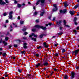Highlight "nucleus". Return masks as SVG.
Listing matches in <instances>:
<instances>
[{
    "mask_svg": "<svg viewBox=\"0 0 79 79\" xmlns=\"http://www.w3.org/2000/svg\"><path fill=\"white\" fill-rule=\"evenodd\" d=\"M40 2L41 3V5L42 6H43L45 3V0H38L37 2L36 3V5H38L39 4V3H40Z\"/></svg>",
    "mask_w": 79,
    "mask_h": 79,
    "instance_id": "1",
    "label": "nucleus"
},
{
    "mask_svg": "<svg viewBox=\"0 0 79 79\" xmlns=\"http://www.w3.org/2000/svg\"><path fill=\"white\" fill-rule=\"evenodd\" d=\"M35 27L38 28L39 29L41 28V29H42L44 31H45V30H47V27H44L43 26H40V25H37L35 26Z\"/></svg>",
    "mask_w": 79,
    "mask_h": 79,
    "instance_id": "2",
    "label": "nucleus"
},
{
    "mask_svg": "<svg viewBox=\"0 0 79 79\" xmlns=\"http://www.w3.org/2000/svg\"><path fill=\"white\" fill-rule=\"evenodd\" d=\"M35 35L34 33H32L31 34V35H29V37L31 38V40H33L34 41H35V42H36V38H34L32 37V36H34Z\"/></svg>",
    "mask_w": 79,
    "mask_h": 79,
    "instance_id": "3",
    "label": "nucleus"
},
{
    "mask_svg": "<svg viewBox=\"0 0 79 79\" xmlns=\"http://www.w3.org/2000/svg\"><path fill=\"white\" fill-rule=\"evenodd\" d=\"M13 13V11H11L9 12L8 17L10 19H12V18H13V15H12Z\"/></svg>",
    "mask_w": 79,
    "mask_h": 79,
    "instance_id": "4",
    "label": "nucleus"
},
{
    "mask_svg": "<svg viewBox=\"0 0 79 79\" xmlns=\"http://www.w3.org/2000/svg\"><path fill=\"white\" fill-rule=\"evenodd\" d=\"M56 4H53L54 9H53L52 11H56L58 9L57 8V7H56Z\"/></svg>",
    "mask_w": 79,
    "mask_h": 79,
    "instance_id": "5",
    "label": "nucleus"
},
{
    "mask_svg": "<svg viewBox=\"0 0 79 79\" xmlns=\"http://www.w3.org/2000/svg\"><path fill=\"white\" fill-rule=\"evenodd\" d=\"M40 12H41L40 15L41 16H44V14L45 13V10L43 9H42L40 11Z\"/></svg>",
    "mask_w": 79,
    "mask_h": 79,
    "instance_id": "6",
    "label": "nucleus"
},
{
    "mask_svg": "<svg viewBox=\"0 0 79 79\" xmlns=\"http://www.w3.org/2000/svg\"><path fill=\"white\" fill-rule=\"evenodd\" d=\"M6 4V2H3L2 0H0V5H4Z\"/></svg>",
    "mask_w": 79,
    "mask_h": 79,
    "instance_id": "7",
    "label": "nucleus"
},
{
    "mask_svg": "<svg viewBox=\"0 0 79 79\" xmlns=\"http://www.w3.org/2000/svg\"><path fill=\"white\" fill-rule=\"evenodd\" d=\"M66 12V9L60 10V12L62 13H65Z\"/></svg>",
    "mask_w": 79,
    "mask_h": 79,
    "instance_id": "8",
    "label": "nucleus"
},
{
    "mask_svg": "<svg viewBox=\"0 0 79 79\" xmlns=\"http://www.w3.org/2000/svg\"><path fill=\"white\" fill-rule=\"evenodd\" d=\"M23 47L24 48H27V43H23Z\"/></svg>",
    "mask_w": 79,
    "mask_h": 79,
    "instance_id": "9",
    "label": "nucleus"
},
{
    "mask_svg": "<svg viewBox=\"0 0 79 79\" xmlns=\"http://www.w3.org/2000/svg\"><path fill=\"white\" fill-rule=\"evenodd\" d=\"M64 6L65 8L68 6V3L67 2H64Z\"/></svg>",
    "mask_w": 79,
    "mask_h": 79,
    "instance_id": "10",
    "label": "nucleus"
},
{
    "mask_svg": "<svg viewBox=\"0 0 79 79\" xmlns=\"http://www.w3.org/2000/svg\"><path fill=\"white\" fill-rule=\"evenodd\" d=\"M77 53H78V50H77L74 52L73 53H75V56H76Z\"/></svg>",
    "mask_w": 79,
    "mask_h": 79,
    "instance_id": "11",
    "label": "nucleus"
},
{
    "mask_svg": "<svg viewBox=\"0 0 79 79\" xmlns=\"http://www.w3.org/2000/svg\"><path fill=\"white\" fill-rule=\"evenodd\" d=\"M44 47H45L46 48H48V45H47L46 43H44Z\"/></svg>",
    "mask_w": 79,
    "mask_h": 79,
    "instance_id": "12",
    "label": "nucleus"
},
{
    "mask_svg": "<svg viewBox=\"0 0 79 79\" xmlns=\"http://www.w3.org/2000/svg\"><path fill=\"white\" fill-rule=\"evenodd\" d=\"M48 64V63L47 62L45 61V62H44L43 63V65L44 66H47Z\"/></svg>",
    "mask_w": 79,
    "mask_h": 79,
    "instance_id": "13",
    "label": "nucleus"
},
{
    "mask_svg": "<svg viewBox=\"0 0 79 79\" xmlns=\"http://www.w3.org/2000/svg\"><path fill=\"white\" fill-rule=\"evenodd\" d=\"M71 73H72V79H73V78H74V75L75 74H74V73L73 72H72Z\"/></svg>",
    "mask_w": 79,
    "mask_h": 79,
    "instance_id": "14",
    "label": "nucleus"
},
{
    "mask_svg": "<svg viewBox=\"0 0 79 79\" xmlns=\"http://www.w3.org/2000/svg\"><path fill=\"white\" fill-rule=\"evenodd\" d=\"M40 65V63L38 64H37L36 65V68H38V67H39Z\"/></svg>",
    "mask_w": 79,
    "mask_h": 79,
    "instance_id": "15",
    "label": "nucleus"
},
{
    "mask_svg": "<svg viewBox=\"0 0 79 79\" xmlns=\"http://www.w3.org/2000/svg\"><path fill=\"white\" fill-rule=\"evenodd\" d=\"M3 44H4V45H7V43L5 42V41L4 40L2 42Z\"/></svg>",
    "mask_w": 79,
    "mask_h": 79,
    "instance_id": "16",
    "label": "nucleus"
},
{
    "mask_svg": "<svg viewBox=\"0 0 79 79\" xmlns=\"http://www.w3.org/2000/svg\"><path fill=\"white\" fill-rule=\"evenodd\" d=\"M18 71L19 72V73H21V72H22V70H21V69H18Z\"/></svg>",
    "mask_w": 79,
    "mask_h": 79,
    "instance_id": "17",
    "label": "nucleus"
},
{
    "mask_svg": "<svg viewBox=\"0 0 79 79\" xmlns=\"http://www.w3.org/2000/svg\"><path fill=\"white\" fill-rule=\"evenodd\" d=\"M17 6L18 8H20V7H21V5L19 4H17Z\"/></svg>",
    "mask_w": 79,
    "mask_h": 79,
    "instance_id": "18",
    "label": "nucleus"
},
{
    "mask_svg": "<svg viewBox=\"0 0 79 79\" xmlns=\"http://www.w3.org/2000/svg\"><path fill=\"white\" fill-rule=\"evenodd\" d=\"M2 56H3L6 57V53L5 52V53H3V54H2Z\"/></svg>",
    "mask_w": 79,
    "mask_h": 79,
    "instance_id": "19",
    "label": "nucleus"
},
{
    "mask_svg": "<svg viewBox=\"0 0 79 79\" xmlns=\"http://www.w3.org/2000/svg\"><path fill=\"white\" fill-rule=\"evenodd\" d=\"M69 13H70V14H71V15H73L74 14V12H73L72 11H70L69 12Z\"/></svg>",
    "mask_w": 79,
    "mask_h": 79,
    "instance_id": "20",
    "label": "nucleus"
},
{
    "mask_svg": "<svg viewBox=\"0 0 79 79\" xmlns=\"http://www.w3.org/2000/svg\"><path fill=\"white\" fill-rule=\"evenodd\" d=\"M68 78V76L67 75H65L64 77V79H67Z\"/></svg>",
    "mask_w": 79,
    "mask_h": 79,
    "instance_id": "21",
    "label": "nucleus"
},
{
    "mask_svg": "<svg viewBox=\"0 0 79 79\" xmlns=\"http://www.w3.org/2000/svg\"><path fill=\"white\" fill-rule=\"evenodd\" d=\"M66 21L65 20H64V26H66Z\"/></svg>",
    "mask_w": 79,
    "mask_h": 79,
    "instance_id": "22",
    "label": "nucleus"
},
{
    "mask_svg": "<svg viewBox=\"0 0 79 79\" xmlns=\"http://www.w3.org/2000/svg\"><path fill=\"white\" fill-rule=\"evenodd\" d=\"M61 50H62V53H64V52H65L66 51V50L64 49H61Z\"/></svg>",
    "mask_w": 79,
    "mask_h": 79,
    "instance_id": "23",
    "label": "nucleus"
},
{
    "mask_svg": "<svg viewBox=\"0 0 79 79\" xmlns=\"http://www.w3.org/2000/svg\"><path fill=\"white\" fill-rule=\"evenodd\" d=\"M37 12H35L34 14H33V16H36V15H37Z\"/></svg>",
    "mask_w": 79,
    "mask_h": 79,
    "instance_id": "24",
    "label": "nucleus"
},
{
    "mask_svg": "<svg viewBox=\"0 0 79 79\" xmlns=\"http://www.w3.org/2000/svg\"><path fill=\"white\" fill-rule=\"evenodd\" d=\"M48 25H49V26H51L52 25V23H49L48 24H46V26H48Z\"/></svg>",
    "mask_w": 79,
    "mask_h": 79,
    "instance_id": "25",
    "label": "nucleus"
},
{
    "mask_svg": "<svg viewBox=\"0 0 79 79\" xmlns=\"http://www.w3.org/2000/svg\"><path fill=\"white\" fill-rule=\"evenodd\" d=\"M78 7H79V5H77L75 6L74 8L75 9H76V8H78Z\"/></svg>",
    "mask_w": 79,
    "mask_h": 79,
    "instance_id": "26",
    "label": "nucleus"
},
{
    "mask_svg": "<svg viewBox=\"0 0 79 79\" xmlns=\"http://www.w3.org/2000/svg\"><path fill=\"white\" fill-rule=\"evenodd\" d=\"M44 35L43 34H42L40 36V38H42L43 37H44Z\"/></svg>",
    "mask_w": 79,
    "mask_h": 79,
    "instance_id": "27",
    "label": "nucleus"
},
{
    "mask_svg": "<svg viewBox=\"0 0 79 79\" xmlns=\"http://www.w3.org/2000/svg\"><path fill=\"white\" fill-rule=\"evenodd\" d=\"M5 40L6 41H7L8 40V37H5Z\"/></svg>",
    "mask_w": 79,
    "mask_h": 79,
    "instance_id": "28",
    "label": "nucleus"
},
{
    "mask_svg": "<svg viewBox=\"0 0 79 79\" xmlns=\"http://www.w3.org/2000/svg\"><path fill=\"white\" fill-rule=\"evenodd\" d=\"M76 20H77V18L75 17L74 18L73 21L74 22H76Z\"/></svg>",
    "mask_w": 79,
    "mask_h": 79,
    "instance_id": "29",
    "label": "nucleus"
},
{
    "mask_svg": "<svg viewBox=\"0 0 79 79\" xmlns=\"http://www.w3.org/2000/svg\"><path fill=\"white\" fill-rule=\"evenodd\" d=\"M23 23H24L23 21H20V24H23Z\"/></svg>",
    "mask_w": 79,
    "mask_h": 79,
    "instance_id": "30",
    "label": "nucleus"
},
{
    "mask_svg": "<svg viewBox=\"0 0 79 79\" xmlns=\"http://www.w3.org/2000/svg\"><path fill=\"white\" fill-rule=\"evenodd\" d=\"M3 15L4 16H6V15H7V13H6V12L4 13Z\"/></svg>",
    "mask_w": 79,
    "mask_h": 79,
    "instance_id": "31",
    "label": "nucleus"
},
{
    "mask_svg": "<svg viewBox=\"0 0 79 79\" xmlns=\"http://www.w3.org/2000/svg\"><path fill=\"white\" fill-rule=\"evenodd\" d=\"M26 29H27L26 28H23L22 29V31H26Z\"/></svg>",
    "mask_w": 79,
    "mask_h": 79,
    "instance_id": "32",
    "label": "nucleus"
},
{
    "mask_svg": "<svg viewBox=\"0 0 79 79\" xmlns=\"http://www.w3.org/2000/svg\"><path fill=\"white\" fill-rule=\"evenodd\" d=\"M57 25H58V27L60 26L61 25V24L59 23L58 22L57 23Z\"/></svg>",
    "mask_w": 79,
    "mask_h": 79,
    "instance_id": "33",
    "label": "nucleus"
},
{
    "mask_svg": "<svg viewBox=\"0 0 79 79\" xmlns=\"http://www.w3.org/2000/svg\"><path fill=\"white\" fill-rule=\"evenodd\" d=\"M58 35H61L63 34V32H60L59 33H58Z\"/></svg>",
    "mask_w": 79,
    "mask_h": 79,
    "instance_id": "34",
    "label": "nucleus"
},
{
    "mask_svg": "<svg viewBox=\"0 0 79 79\" xmlns=\"http://www.w3.org/2000/svg\"><path fill=\"white\" fill-rule=\"evenodd\" d=\"M36 31V29L34 28L32 29V31H33V32H35V31Z\"/></svg>",
    "mask_w": 79,
    "mask_h": 79,
    "instance_id": "35",
    "label": "nucleus"
},
{
    "mask_svg": "<svg viewBox=\"0 0 79 79\" xmlns=\"http://www.w3.org/2000/svg\"><path fill=\"white\" fill-rule=\"evenodd\" d=\"M14 47L16 48L17 47H18V45H17V44H14Z\"/></svg>",
    "mask_w": 79,
    "mask_h": 79,
    "instance_id": "36",
    "label": "nucleus"
},
{
    "mask_svg": "<svg viewBox=\"0 0 79 79\" xmlns=\"http://www.w3.org/2000/svg\"><path fill=\"white\" fill-rule=\"evenodd\" d=\"M27 32H25L23 34V35H27Z\"/></svg>",
    "mask_w": 79,
    "mask_h": 79,
    "instance_id": "37",
    "label": "nucleus"
},
{
    "mask_svg": "<svg viewBox=\"0 0 79 79\" xmlns=\"http://www.w3.org/2000/svg\"><path fill=\"white\" fill-rule=\"evenodd\" d=\"M23 39L24 40H26L27 39V38H26V37H23Z\"/></svg>",
    "mask_w": 79,
    "mask_h": 79,
    "instance_id": "38",
    "label": "nucleus"
},
{
    "mask_svg": "<svg viewBox=\"0 0 79 79\" xmlns=\"http://www.w3.org/2000/svg\"><path fill=\"white\" fill-rule=\"evenodd\" d=\"M5 2L6 3H9V2H8V0H5Z\"/></svg>",
    "mask_w": 79,
    "mask_h": 79,
    "instance_id": "39",
    "label": "nucleus"
},
{
    "mask_svg": "<svg viewBox=\"0 0 79 79\" xmlns=\"http://www.w3.org/2000/svg\"><path fill=\"white\" fill-rule=\"evenodd\" d=\"M76 69H79V66H76Z\"/></svg>",
    "mask_w": 79,
    "mask_h": 79,
    "instance_id": "40",
    "label": "nucleus"
},
{
    "mask_svg": "<svg viewBox=\"0 0 79 79\" xmlns=\"http://www.w3.org/2000/svg\"><path fill=\"white\" fill-rule=\"evenodd\" d=\"M56 18L55 17H53V19H52V21H55Z\"/></svg>",
    "mask_w": 79,
    "mask_h": 79,
    "instance_id": "41",
    "label": "nucleus"
},
{
    "mask_svg": "<svg viewBox=\"0 0 79 79\" xmlns=\"http://www.w3.org/2000/svg\"><path fill=\"white\" fill-rule=\"evenodd\" d=\"M35 56H36L38 57L39 56V55L38 54H36Z\"/></svg>",
    "mask_w": 79,
    "mask_h": 79,
    "instance_id": "42",
    "label": "nucleus"
},
{
    "mask_svg": "<svg viewBox=\"0 0 79 79\" xmlns=\"http://www.w3.org/2000/svg\"><path fill=\"white\" fill-rule=\"evenodd\" d=\"M25 52V51H22L21 52V53L22 54H24V52Z\"/></svg>",
    "mask_w": 79,
    "mask_h": 79,
    "instance_id": "43",
    "label": "nucleus"
},
{
    "mask_svg": "<svg viewBox=\"0 0 79 79\" xmlns=\"http://www.w3.org/2000/svg\"><path fill=\"white\" fill-rule=\"evenodd\" d=\"M74 23L75 24V25H77V23L76 22H74Z\"/></svg>",
    "mask_w": 79,
    "mask_h": 79,
    "instance_id": "44",
    "label": "nucleus"
},
{
    "mask_svg": "<svg viewBox=\"0 0 79 79\" xmlns=\"http://www.w3.org/2000/svg\"><path fill=\"white\" fill-rule=\"evenodd\" d=\"M15 3V4H16V3H18V1H16V0H15V2H14Z\"/></svg>",
    "mask_w": 79,
    "mask_h": 79,
    "instance_id": "45",
    "label": "nucleus"
},
{
    "mask_svg": "<svg viewBox=\"0 0 79 79\" xmlns=\"http://www.w3.org/2000/svg\"><path fill=\"white\" fill-rule=\"evenodd\" d=\"M3 41V40L2 39H1V40L0 41V44H1L2 43V42Z\"/></svg>",
    "mask_w": 79,
    "mask_h": 79,
    "instance_id": "46",
    "label": "nucleus"
},
{
    "mask_svg": "<svg viewBox=\"0 0 79 79\" xmlns=\"http://www.w3.org/2000/svg\"><path fill=\"white\" fill-rule=\"evenodd\" d=\"M21 19V17H20V16H18V19Z\"/></svg>",
    "mask_w": 79,
    "mask_h": 79,
    "instance_id": "47",
    "label": "nucleus"
},
{
    "mask_svg": "<svg viewBox=\"0 0 79 79\" xmlns=\"http://www.w3.org/2000/svg\"><path fill=\"white\" fill-rule=\"evenodd\" d=\"M65 26H66V27H69V25H66Z\"/></svg>",
    "mask_w": 79,
    "mask_h": 79,
    "instance_id": "48",
    "label": "nucleus"
},
{
    "mask_svg": "<svg viewBox=\"0 0 79 79\" xmlns=\"http://www.w3.org/2000/svg\"><path fill=\"white\" fill-rule=\"evenodd\" d=\"M9 21H8V20H6V23H8Z\"/></svg>",
    "mask_w": 79,
    "mask_h": 79,
    "instance_id": "49",
    "label": "nucleus"
},
{
    "mask_svg": "<svg viewBox=\"0 0 79 79\" xmlns=\"http://www.w3.org/2000/svg\"><path fill=\"white\" fill-rule=\"evenodd\" d=\"M73 32H75V33H76L77 32V31H76L75 30H73Z\"/></svg>",
    "mask_w": 79,
    "mask_h": 79,
    "instance_id": "50",
    "label": "nucleus"
},
{
    "mask_svg": "<svg viewBox=\"0 0 79 79\" xmlns=\"http://www.w3.org/2000/svg\"><path fill=\"white\" fill-rule=\"evenodd\" d=\"M34 36L35 37H37V35H35H35H34Z\"/></svg>",
    "mask_w": 79,
    "mask_h": 79,
    "instance_id": "51",
    "label": "nucleus"
},
{
    "mask_svg": "<svg viewBox=\"0 0 79 79\" xmlns=\"http://www.w3.org/2000/svg\"><path fill=\"white\" fill-rule=\"evenodd\" d=\"M11 47H12V46L11 45H10L9 46V48H11Z\"/></svg>",
    "mask_w": 79,
    "mask_h": 79,
    "instance_id": "52",
    "label": "nucleus"
},
{
    "mask_svg": "<svg viewBox=\"0 0 79 79\" xmlns=\"http://www.w3.org/2000/svg\"><path fill=\"white\" fill-rule=\"evenodd\" d=\"M58 45V44H55L54 45V46H55V47H56V46H57Z\"/></svg>",
    "mask_w": 79,
    "mask_h": 79,
    "instance_id": "53",
    "label": "nucleus"
},
{
    "mask_svg": "<svg viewBox=\"0 0 79 79\" xmlns=\"http://www.w3.org/2000/svg\"><path fill=\"white\" fill-rule=\"evenodd\" d=\"M9 32H8L7 33V34H6V35H8L9 34Z\"/></svg>",
    "mask_w": 79,
    "mask_h": 79,
    "instance_id": "54",
    "label": "nucleus"
},
{
    "mask_svg": "<svg viewBox=\"0 0 79 79\" xmlns=\"http://www.w3.org/2000/svg\"><path fill=\"white\" fill-rule=\"evenodd\" d=\"M36 23H38L39 22V20H36Z\"/></svg>",
    "mask_w": 79,
    "mask_h": 79,
    "instance_id": "55",
    "label": "nucleus"
},
{
    "mask_svg": "<svg viewBox=\"0 0 79 79\" xmlns=\"http://www.w3.org/2000/svg\"><path fill=\"white\" fill-rule=\"evenodd\" d=\"M57 22L59 23L60 24H61V21H60L59 22Z\"/></svg>",
    "mask_w": 79,
    "mask_h": 79,
    "instance_id": "56",
    "label": "nucleus"
},
{
    "mask_svg": "<svg viewBox=\"0 0 79 79\" xmlns=\"http://www.w3.org/2000/svg\"><path fill=\"white\" fill-rule=\"evenodd\" d=\"M58 53H56L55 54V56H58Z\"/></svg>",
    "mask_w": 79,
    "mask_h": 79,
    "instance_id": "57",
    "label": "nucleus"
},
{
    "mask_svg": "<svg viewBox=\"0 0 79 79\" xmlns=\"http://www.w3.org/2000/svg\"><path fill=\"white\" fill-rule=\"evenodd\" d=\"M3 50V49L2 48H0V51H2Z\"/></svg>",
    "mask_w": 79,
    "mask_h": 79,
    "instance_id": "58",
    "label": "nucleus"
},
{
    "mask_svg": "<svg viewBox=\"0 0 79 79\" xmlns=\"http://www.w3.org/2000/svg\"><path fill=\"white\" fill-rule=\"evenodd\" d=\"M60 30H62V27H60Z\"/></svg>",
    "mask_w": 79,
    "mask_h": 79,
    "instance_id": "59",
    "label": "nucleus"
},
{
    "mask_svg": "<svg viewBox=\"0 0 79 79\" xmlns=\"http://www.w3.org/2000/svg\"><path fill=\"white\" fill-rule=\"evenodd\" d=\"M77 30L78 29H79V27H77Z\"/></svg>",
    "mask_w": 79,
    "mask_h": 79,
    "instance_id": "60",
    "label": "nucleus"
},
{
    "mask_svg": "<svg viewBox=\"0 0 79 79\" xmlns=\"http://www.w3.org/2000/svg\"><path fill=\"white\" fill-rule=\"evenodd\" d=\"M40 46H39V47H37L38 49H39V48H40Z\"/></svg>",
    "mask_w": 79,
    "mask_h": 79,
    "instance_id": "61",
    "label": "nucleus"
},
{
    "mask_svg": "<svg viewBox=\"0 0 79 79\" xmlns=\"http://www.w3.org/2000/svg\"><path fill=\"white\" fill-rule=\"evenodd\" d=\"M28 77H31V75H28Z\"/></svg>",
    "mask_w": 79,
    "mask_h": 79,
    "instance_id": "62",
    "label": "nucleus"
},
{
    "mask_svg": "<svg viewBox=\"0 0 79 79\" xmlns=\"http://www.w3.org/2000/svg\"><path fill=\"white\" fill-rule=\"evenodd\" d=\"M48 19H49L51 20V17H48Z\"/></svg>",
    "mask_w": 79,
    "mask_h": 79,
    "instance_id": "63",
    "label": "nucleus"
},
{
    "mask_svg": "<svg viewBox=\"0 0 79 79\" xmlns=\"http://www.w3.org/2000/svg\"><path fill=\"white\" fill-rule=\"evenodd\" d=\"M8 76V75H5V77H7Z\"/></svg>",
    "mask_w": 79,
    "mask_h": 79,
    "instance_id": "64",
    "label": "nucleus"
}]
</instances>
